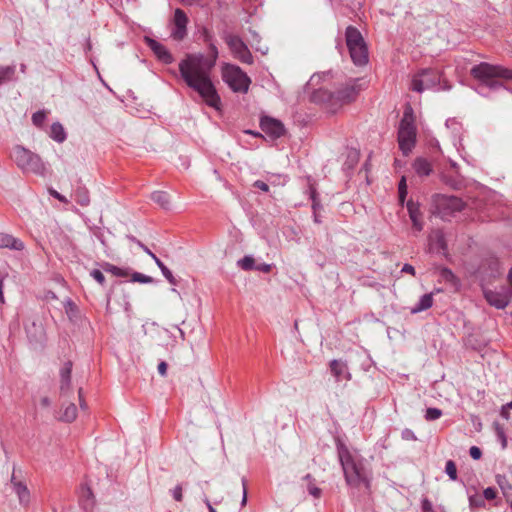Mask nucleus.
<instances>
[{
    "instance_id": "4d7b16f0",
    "label": "nucleus",
    "mask_w": 512,
    "mask_h": 512,
    "mask_svg": "<svg viewBox=\"0 0 512 512\" xmlns=\"http://www.w3.org/2000/svg\"><path fill=\"white\" fill-rule=\"evenodd\" d=\"M242 486H243V496L241 500V505L245 506L247 503V486H246V479L242 478Z\"/></svg>"
},
{
    "instance_id": "6ab92c4d",
    "label": "nucleus",
    "mask_w": 512,
    "mask_h": 512,
    "mask_svg": "<svg viewBox=\"0 0 512 512\" xmlns=\"http://www.w3.org/2000/svg\"><path fill=\"white\" fill-rule=\"evenodd\" d=\"M78 496L81 508L86 512H92L95 506V497L91 488L87 484H82Z\"/></svg>"
},
{
    "instance_id": "3c124183",
    "label": "nucleus",
    "mask_w": 512,
    "mask_h": 512,
    "mask_svg": "<svg viewBox=\"0 0 512 512\" xmlns=\"http://www.w3.org/2000/svg\"><path fill=\"white\" fill-rule=\"evenodd\" d=\"M469 454L474 460H478L482 456V451L479 447L472 446L469 450Z\"/></svg>"
},
{
    "instance_id": "052dcab7",
    "label": "nucleus",
    "mask_w": 512,
    "mask_h": 512,
    "mask_svg": "<svg viewBox=\"0 0 512 512\" xmlns=\"http://www.w3.org/2000/svg\"><path fill=\"white\" fill-rule=\"evenodd\" d=\"M78 395H79V404H80L81 409L86 410L87 404H86L85 400L83 399L82 388H80L78 390Z\"/></svg>"
},
{
    "instance_id": "423d86ee",
    "label": "nucleus",
    "mask_w": 512,
    "mask_h": 512,
    "mask_svg": "<svg viewBox=\"0 0 512 512\" xmlns=\"http://www.w3.org/2000/svg\"><path fill=\"white\" fill-rule=\"evenodd\" d=\"M416 143V127L411 108H407L399 123L398 144L404 156L409 155Z\"/></svg>"
},
{
    "instance_id": "de8ad7c7",
    "label": "nucleus",
    "mask_w": 512,
    "mask_h": 512,
    "mask_svg": "<svg viewBox=\"0 0 512 512\" xmlns=\"http://www.w3.org/2000/svg\"><path fill=\"white\" fill-rule=\"evenodd\" d=\"M497 492L494 488L488 487L483 491L484 500H493L496 498Z\"/></svg>"
},
{
    "instance_id": "9d476101",
    "label": "nucleus",
    "mask_w": 512,
    "mask_h": 512,
    "mask_svg": "<svg viewBox=\"0 0 512 512\" xmlns=\"http://www.w3.org/2000/svg\"><path fill=\"white\" fill-rule=\"evenodd\" d=\"M433 202L438 214L442 218H446L455 212H460L465 207L463 200L456 196L436 194L433 197Z\"/></svg>"
},
{
    "instance_id": "f03ea898",
    "label": "nucleus",
    "mask_w": 512,
    "mask_h": 512,
    "mask_svg": "<svg viewBox=\"0 0 512 512\" xmlns=\"http://www.w3.org/2000/svg\"><path fill=\"white\" fill-rule=\"evenodd\" d=\"M336 449L347 486L357 489L364 485L367 490H370L371 479L365 471L363 459L356 453L351 452L339 439L336 441Z\"/></svg>"
},
{
    "instance_id": "338daca9",
    "label": "nucleus",
    "mask_w": 512,
    "mask_h": 512,
    "mask_svg": "<svg viewBox=\"0 0 512 512\" xmlns=\"http://www.w3.org/2000/svg\"><path fill=\"white\" fill-rule=\"evenodd\" d=\"M0 301L4 302V296H3V278H0Z\"/></svg>"
},
{
    "instance_id": "20e7f679",
    "label": "nucleus",
    "mask_w": 512,
    "mask_h": 512,
    "mask_svg": "<svg viewBox=\"0 0 512 512\" xmlns=\"http://www.w3.org/2000/svg\"><path fill=\"white\" fill-rule=\"evenodd\" d=\"M470 73L479 81L475 90L482 96H488L489 91L503 88V80L512 79V70L486 62L473 66Z\"/></svg>"
},
{
    "instance_id": "7ed1b4c3",
    "label": "nucleus",
    "mask_w": 512,
    "mask_h": 512,
    "mask_svg": "<svg viewBox=\"0 0 512 512\" xmlns=\"http://www.w3.org/2000/svg\"><path fill=\"white\" fill-rule=\"evenodd\" d=\"M362 89L361 79H350L334 92L323 87L315 89L311 94V100L325 105L330 112L335 113L343 105L354 101Z\"/></svg>"
},
{
    "instance_id": "2f4dec72",
    "label": "nucleus",
    "mask_w": 512,
    "mask_h": 512,
    "mask_svg": "<svg viewBox=\"0 0 512 512\" xmlns=\"http://www.w3.org/2000/svg\"><path fill=\"white\" fill-rule=\"evenodd\" d=\"M75 201L85 207L90 203L89 193L85 187H79L75 191Z\"/></svg>"
},
{
    "instance_id": "a19ab883",
    "label": "nucleus",
    "mask_w": 512,
    "mask_h": 512,
    "mask_svg": "<svg viewBox=\"0 0 512 512\" xmlns=\"http://www.w3.org/2000/svg\"><path fill=\"white\" fill-rule=\"evenodd\" d=\"M46 120V112L44 110H39L32 115V123L36 127H42Z\"/></svg>"
},
{
    "instance_id": "39448f33",
    "label": "nucleus",
    "mask_w": 512,
    "mask_h": 512,
    "mask_svg": "<svg viewBox=\"0 0 512 512\" xmlns=\"http://www.w3.org/2000/svg\"><path fill=\"white\" fill-rule=\"evenodd\" d=\"M11 157L23 172L45 176L47 166L38 154L21 145H17L13 148Z\"/></svg>"
},
{
    "instance_id": "0eeeda50",
    "label": "nucleus",
    "mask_w": 512,
    "mask_h": 512,
    "mask_svg": "<svg viewBox=\"0 0 512 512\" xmlns=\"http://www.w3.org/2000/svg\"><path fill=\"white\" fill-rule=\"evenodd\" d=\"M345 39L353 63L357 66L366 65L369 59L368 49L359 30L353 26H348Z\"/></svg>"
},
{
    "instance_id": "37998d69",
    "label": "nucleus",
    "mask_w": 512,
    "mask_h": 512,
    "mask_svg": "<svg viewBox=\"0 0 512 512\" xmlns=\"http://www.w3.org/2000/svg\"><path fill=\"white\" fill-rule=\"evenodd\" d=\"M445 472L447 473L451 480L457 479V468L452 460H448L446 462Z\"/></svg>"
},
{
    "instance_id": "0e129e2a",
    "label": "nucleus",
    "mask_w": 512,
    "mask_h": 512,
    "mask_svg": "<svg viewBox=\"0 0 512 512\" xmlns=\"http://www.w3.org/2000/svg\"><path fill=\"white\" fill-rule=\"evenodd\" d=\"M500 415L504 419L508 420L509 419V411H508V409L505 408L504 406H502L501 411H500Z\"/></svg>"
},
{
    "instance_id": "7c9ffc66",
    "label": "nucleus",
    "mask_w": 512,
    "mask_h": 512,
    "mask_svg": "<svg viewBox=\"0 0 512 512\" xmlns=\"http://www.w3.org/2000/svg\"><path fill=\"white\" fill-rule=\"evenodd\" d=\"M77 417V407L74 403L68 404L64 410L62 415L60 416V420L63 422H73Z\"/></svg>"
},
{
    "instance_id": "58836bf2",
    "label": "nucleus",
    "mask_w": 512,
    "mask_h": 512,
    "mask_svg": "<svg viewBox=\"0 0 512 512\" xmlns=\"http://www.w3.org/2000/svg\"><path fill=\"white\" fill-rule=\"evenodd\" d=\"M442 410L439 408L431 407L427 408L425 412V419L427 421H434L439 419L442 416Z\"/></svg>"
},
{
    "instance_id": "864d4df0",
    "label": "nucleus",
    "mask_w": 512,
    "mask_h": 512,
    "mask_svg": "<svg viewBox=\"0 0 512 512\" xmlns=\"http://www.w3.org/2000/svg\"><path fill=\"white\" fill-rule=\"evenodd\" d=\"M253 186L255 188H258L260 190H262L263 192H268L269 191V186L267 183H265L264 181H261V180H256L254 183H253Z\"/></svg>"
},
{
    "instance_id": "bb28decb",
    "label": "nucleus",
    "mask_w": 512,
    "mask_h": 512,
    "mask_svg": "<svg viewBox=\"0 0 512 512\" xmlns=\"http://www.w3.org/2000/svg\"><path fill=\"white\" fill-rule=\"evenodd\" d=\"M432 305H433V294L432 293L424 294L420 297L417 304L411 308V313L416 314V313L425 311V310L429 309L430 307H432Z\"/></svg>"
},
{
    "instance_id": "e433bc0d",
    "label": "nucleus",
    "mask_w": 512,
    "mask_h": 512,
    "mask_svg": "<svg viewBox=\"0 0 512 512\" xmlns=\"http://www.w3.org/2000/svg\"><path fill=\"white\" fill-rule=\"evenodd\" d=\"M440 276L446 282H449L452 284H456V282H457V277L452 272V270L447 267H443L440 269Z\"/></svg>"
},
{
    "instance_id": "a211bd4d",
    "label": "nucleus",
    "mask_w": 512,
    "mask_h": 512,
    "mask_svg": "<svg viewBox=\"0 0 512 512\" xmlns=\"http://www.w3.org/2000/svg\"><path fill=\"white\" fill-rule=\"evenodd\" d=\"M148 47L153 51L155 56L159 61L164 64H171L174 61L173 55L169 52V50L157 40L146 37L145 39Z\"/></svg>"
},
{
    "instance_id": "b1692460",
    "label": "nucleus",
    "mask_w": 512,
    "mask_h": 512,
    "mask_svg": "<svg viewBox=\"0 0 512 512\" xmlns=\"http://www.w3.org/2000/svg\"><path fill=\"white\" fill-rule=\"evenodd\" d=\"M25 247L22 240L7 233H0V248L21 251Z\"/></svg>"
},
{
    "instance_id": "5fc2aeb1",
    "label": "nucleus",
    "mask_w": 512,
    "mask_h": 512,
    "mask_svg": "<svg viewBox=\"0 0 512 512\" xmlns=\"http://www.w3.org/2000/svg\"><path fill=\"white\" fill-rule=\"evenodd\" d=\"M308 492L310 495H312L315 498H319L321 496V489L314 485L308 486Z\"/></svg>"
},
{
    "instance_id": "393cba45",
    "label": "nucleus",
    "mask_w": 512,
    "mask_h": 512,
    "mask_svg": "<svg viewBox=\"0 0 512 512\" xmlns=\"http://www.w3.org/2000/svg\"><path fill=\"white\" fill-rule=\"evenodd\" d=\"M17 80L15 65H0V86Z\"/></svg>"
},
{
    "instance_id": "9b49d317",
    "label": "nucleus",
    "mask_w": 512,
    "mask_h": 512,
    "mask_svg": "<svg viewBox=\"0 0 512 512\" xmlns=\"http://www.w3.org/2000/svg\"><path fill=\"white\" fill-rule=\"evenodd\" d=\"M222 38L236 59L245 64L253 63L254 59L250 50L239 36L225 31L222 34Z\"/></svg>"
},
{
    "instance_id": "4be33fe9",
    "label": "nucleus",
    "mask_w": 512,
    "mask_h": 512,
    "mask_svg": "<svg viewBox=\"0 0 512 512\" xmlns=\"http://www.w3.org/2000/svg\"><path fill=\"white\" fill-rule=\"evenodd\" d=\"M410 220L412 221L413 228L420 232L423 229V222L421 220L422 213L418 203L409 200L406 204Z\"/></svg>"
},
{
    "instance_id": "1a4fd4ad",
    "label": "nucleus",
    "mask_w": 512,
    "mask_h": 512,
    "mask_svg": "<svg viewBox=\"0 0 512 512\" xmlns=\"http://www.w3.org/2000/svg\"><path fill=\"white\" fill-rule=\"evenodd\" d=\"M441 75L434 69H423L412 78L413 91L422 93L425 90L436 89L440 85Z\"/></svg>"
},
{
    "instance_id": "dca6fc26",
    "label": "nucleus",
    "mask_w": 512,
    "mask_h": 512,
    "mask_svg": "<svg viewBox=\"0 0 512 512\" xmlns=\"http://www.w3.org/2000/svg\"><path fill=\"white\" fill-rule=\"evenodd\" d=\"M260 127L272 139H278L285 133L283 123L275 118L264 116L260 120Z\"/></svg>"
},
{
    "instance_id": "09e8293b",
    "label": "nucleus",
    "mask_w": 512,
    "mask_h": 512,
    "mask_svg": "<svg viewBox=\"0 0 512 512\" xmlns=\"http://www.w3.org/2000/svg\"><path fill=\"white\" fill-rule=\"evenodd\" d=\"M331 75V72L328 71V72H323L321 74H314L311 78H310V83L311 84H314V83H317L320 79H323V80H326L327 78H329Z\"/></svg>"
},
{
    "instance_id": "f8f14e48",
    "label": "nucleus",
    "mask_w": 512,
    "mask_h": 512,
    "mask_svg": "<svg viewBox=\"0 0 512 512\" xmlns=\"http://www.w3.org/2000/svg\"><path fill=\"white\" fill-rule=\"evenodd\" d=\"M482 291L486 301L497 309H504L510 302L509 290L501 286L499 289L491 290L485 287L484 283H481Z\"/></svg>"
},
{
    "instance_id": "72a5a7b5",
    "label": "nucleus",
    "mask_w": 512,
    "mask_h": 512,
    "mask_svg": "<svg viewBox=\"0 0 512 512\" xmlns=\"http://www.w3.org/2000/svg\"><path fill=\"white\" fill-rule=\"evenodd\" d=\"M309 195H310V199L312 201V209L314 212H317V210L321 208V204H320V200H319L316 188L314 187V185L312 183H309Z\"/></svg>"
},
{
    "instance_id": "8fccbe9b",
    "label": "nucleus",
    "mask_w": 512,
    "mask_h": 512,
    "mask_svg": "<svg viewBox=\"0 0 512 512\" xmlns=\"http://www.w3.org/2000/svg\"><path fill=\"white\" fill-rule=\"evenodd\" d=\"M172 496L175 501H182L183 494H182V486L179 484L172 490Z\"/></svg>"
},
{
    "instance_id": "a18cd8bd",
    "label": "nucleus",
    "mask_w": 512,
    "mask_h": 512,
    "mask_svg": "<svg viewBox=\"0 0 512 512\" xmlns=\"http://www.w3.org/2000/svg\"><path fill=\"white\" fill-rule=\"evenodd\" d=\"M495 429H496L498 438L501 440L502 448H505L507 446V438L504 433V430L498 423H495Z\"/></svg>"
},
{
    "instance_id": "4468645a",
    "label": "nucleus",
    "mask_w": 512,
    "mask_h": 512,
    "mask_svg": "<svg viewBox=\"0 0 512 512\" xmlns=\"http://www.w3.org/2000/svg\"><path fill=\"white\" fill-rule=\"evenodd\" d=\"M502 273L500 261L496 257H488L484 259L479 267L481 282L496 278Z\"/></svg>"
},
{
    "instance_id": "c756f323",
    "label": "nucleus",
    "mask_w": 512,
    "mask_h": 512,
    "mask_svg": "<svg viewBox=\"0 0 512 512\" xmlns=\"http://www.w3.org/2000/svg\"><path fill=\"white\" fill-rule=\"evenodd\" d=\"M50 137L58 143H62L66 140V132L59 122H55L51 125Z\"/></svg>"
},
{
    "instance_id": "ea45409f",
    "label": "nucleus",
    "mask_w": 512,
    "mask_h": 512,
    "mask_svg": "<svg viewBox=\"0 0 512 512\" xmlns=\"http://www.w3.org/2000/svg\"><path fill=\"white\" fill-rule=\"evenodd\" d=\"M469 505L471 508H480L485 506L483 495L473 494L469 496Z\"/></svg>"
},
{
    "instance_id": "a878e982",
    "label": "nucleus",
    "mask_w": 512,
    "mask_h": 512,
    "mask_svg": "<svg viewBox=\"0 0 512 512\" xmlns=\"http://www.w3.org/2000/svg\"><path fill=\"white\" fill-rule=\"evenodd\" d=\"M413 168L419 176H428L432 172L431 163L422 157H418L414 160Z\"/></svg>"
},
{
    "instance_id": "79ce46f5",
    "label": "nucleus",
    "mask_w": 512,
    "mask_h": 512,
    "mask_svg": "<svg viewBox=\"0 0 512 512\" xmlns=\"http://www.w3.org/2000/svg\"><path fill=\"white\" fill-rule=\"evenodd\" d=\"M131 281L132 282H139V283H143V284H148V283H152L153 282V278L151 276L142 274L140 272H134L132 274Z\"/></svg>"
},
{
    "instance_id": "cd10ccee",
    "label": "nucleus",
    "mask_w": 512,
    "mask_h": 512,
    "mask_svg": "<svg viewBox=\"0 0 512 512\" xmlns=\"http://www.w3.org/2000/svg\"><path fill=\"white\" fill-rule=\"evenodd\" d=\"M151 200L165 210L171 208L170 196L165 191H154L151 194Z\"/></svg>"
},
{
    "instance_id": "5701e85b",
    "label": "nucleus",
    "mask_w": 512,
    "mask_h": 512,
    "mask_svg": "<svg viewBox=\"0 0 512 512\" xmlns=\"http://www.w3.org/2000/svg\"><path fill=\"white\" fill-rule=\"evenodd\" d=\"M72 362L67 361L60 369V391L62 394L67 393L71 388Z\"/></svg>"
},
{
    "instance_id": "6e6552de",
    "label": "nucleus",
    "mask_w": 512,
    "mask_h": 512,
    "mask_svg": "<svg viewBox=\"0 0 512 512\" xmlns=\"http://www.w3.org/2000/svg\"><path fill=\"white\" fill-rule=\"evenodd\" d=\"M222 78L228 87L236 93H247L251 84L249 76L238 66L224 64L222 66Z\"/></svg>"
},
{
    "instance_id": "13d9d810",
    "label": "nucleus",
    "mask_w": 512,
    "mask_h": 512,
    "mask_svg": "<svg viewBox=\"0 0 512 512\" xmlns=\"http://www.w3.org/2000/svg\"><path fill=\"white\" fill-rule=\"evenodd\" d=\"M401 272L408 273V274H411V275L414 276L415 275V268L412 265L406 263V264L403 265V267L401 269Z\"/></svg>"
},
{
    "instance_id": "49530a36",
    "label": "nucleus",
    "mask_w": 512,
    "mask_h": 512,
    "mask_svg": "<svg viewBox=\"0 0 512 512\" xmlns=\"http://www.w3.org/2000/svg\"><path fill=\"white\" fill-rule=\"evenodd\" d=\"M401 436H402V439L407 440V441L417 440L415 433L411 429H408V428H406L402 431Z\"/></svg>"
},
{
    "instance_id": "aec40b11",
    "label": "nucleus",
    "mask_w": 512,
    "mask_h": 512,
    "mask_svg": "<svg viewBox=\"0 0 512 512\" xmlns=\"http://www.w3.org/2000/svg\"><path fill=\"white\" fill-rule=\"evenodd\" d=\"M330 370L337 382H341L343 380L349 381L351 379V374L345 361L337 359L332 360L330 362Z\"/></svg>"
},
{
    "instance_id": "774afa93",
    "label": "nucleus",
    "mask_w": 512,
    "mask_h": 512,
    "mask_svg": "<svg viewBox=\"0 0 512 512\" xmlns=\"http://www.w3.org/2000/svg\"><path fill=\"white\" fill-rule=\"evenodd\" d=\"M456 124H457V122L454 119H448L446 121V126L447 127H450L451 125H456Z\"/></svg>"
},
{
    "instance_id": "ddd939ff",
    "label": "nucleus",
    "mask_w": 512,
    "mask_h": 512,
    "mask_svg": "<svg viewBox=\"0 0 512 512\" xmlns=\"http://www.w3.org/2000/svg\"><path fill=\"white\" fill-rule=\"evenodd\" d=\"M27 338L33 345L41 344L45 339V330L39 318L31 317L24 323Z\"/></svg>"
},
{
    "instance_id": "412c9836",
    "label": "nucleus",
    "mask_w": 512,
    "mask_h": 512,
    "mask_svg": "<svg viewBox=\"0 0 512 512\" xmlns=\"http://www.w3.org/2000/svg\"><path fill=\"white\" fill-rule=\"evenodd\" d=\"M137 245L154 260V264L159 267L166 280L170 284L176 285L177 282L175 277L173 276L172 272L164 265V263L141 241H137Z\"/></svg>"
},
{
    "instance_id": "603ef678",
    "label": "nucleus",
    "mask_w": 512,
    "mask_h": 512,
    "mask_svg": "<svg viewBox=\"0 0 512 512\" xmlns=\"http://www.w3.org/2000/svg\"><path fill=\"white\" fill-rule=\"evenodd\" d=\"M48 191L52 197L59 200L60 202H62V203L68 202L67 198L65 196H63L62 194H60L59 192H57L55 189L50 188Z\"/></svg>"
},
{
    "instance_id": "69168bd1",
    "label": "nucleus",
    "mask_w": 512,
    "mask_h": 512,
    "mask_svg": "<svg viewBox=\"0 0 512 512\" xmlns=\"http://www.w3.org/2000/svg\"><path fill=\"white\" fill-rule=\"evenodd\" d=\"M40 403L43 407H48L51 404V400L48 397H43L41 398Z\"/></svg>"
},
{
    "instance_id": "4c0bfd02",
    "label": "nucleus",
    "mask_w": 512,
    "mask_h": 512,
    "mask_svg": "<svg viewBox=\"0 0 512 512\" xmlns=\"http://www.w3.org/2000/svg\"><path fill=\"white\" fill-rule=\"evenodd\" d=\"M407 183H406V177L402 176L399 184H398V194H399V201L401 204L404 203L406 196H407Z\"/></svg>"
},
{
    "instance_id": "2eb2a0df",
    "label": "nucleus",
    "mask_w": 512,
    "mask_h": 512,
    "mask_svg": "<svg viewBox=\"0 0 512 512\" xmlns=\"http://www.w3.org/2000/svg\"><path fill=\"white\" fill-rule=\"evenodd\" d=\"M10 485L12 491L17 495L19 504L23 507H27L31 499L30 491L23 481L17 479L15 467L11 475Z\"/></svg>"
},
{
    "instance_id": "c85d7f7f",
    "label": "nucleus",
    "mask_w": 512,
    "mask_h": 512,
    "mask_svg": "<svg viewBox=\"0 0 512 512\" xmlns=\"http://www.w3.org/2000/svg\"><path fill=\"white\" fill-rule=\"evenodd\" d=\"M496 483L506 498L512 496V484L507 475L497 474Z\"/></svg>"
},
{
    "instance_id": "f3484780",
    "label": "nucleus",
    "mask_w": 512,
    "mask_h": 512,
    "mask_svg": "<svg viewBox=\"0 0 512 512\" xmlns=\"http://www.w3.org/2000/svg\"><path fill=\"white\" fill-rule=\"evenodd\" d=\"M187 23L188 18L185 14V12L177 8L174 12V25L175 28L173 29L171 35L175 40H182L187 34Z\"/></svg>"
},
{
    "instance_id": "e2e57ef3",
    "label": "nucleus",
    "mask_w": 512,
    "mask_h": 512,
    "mask_svg": "<svg viewBox=\"0 0 512 512\" xmlns=\"http://www.w3.org/2000/svg\"><path fill=\"white\" fill-rule=\"evenodd\" d=\"M422 508L424 511H431L432 505L427 499H425L422 503Z\"/></svg>"
},
{
    "instance_id": "680f3d73",
    "label": "nucleus",
    "mask_w": 512,
    "mask_h": 512,
    "mask_svg": "<svg viewBox=\"0 0 512 512\" xmlns=\"http://www.w3.org/2000/svg\"><path fill=\"white\" fill-rule=\"evenodd\" d=\"M202 499H203V502L205 503V505L207 506L209 512H217L205 494H203Z\"/></svg>"
},
{
    "instance_id": "c03bdc74",
    "label": "nucleus",
    "mask_w": 512,
    "mask_h": 512,
    "mask_svg": "<svg viewBox=\"0 0 512 512\" xmlns=\"http://www.w3.org/2000/svg\"><path fill=\"white\" fill-rule=\"evenodd\" d=\"M90 276L95 280L97 281L100 285H104L105 284V276L104 274L98 270V269H93L91 272H90Z\"/></svg>"
},
{
    "instance_id": "bf43d9fd",
    "label": "nucleus",
    "mask_w": 512,
    "mask_h": 512,
    "mask_svg": "<svg viewBox=\"0 0 512 512\" xmlns=\"http://www.w3.org/2000/svg\"><path fill=\"white\" fill-rule=\"evenodd\" d=\"M158 372L160 375L162 376H165L166 375V371H167V363L164 362V361H161L159 364H158Z\"/></svg>"
},
{
    "instance_id": "6e6d98bb",
    "label": "nucleus",
    "mask_w": 512,
    "mask_h": 512,
    "mask_svg": "<svg viewBox=\"0 0 512 512\" xmlns=\"http://www.w3.org/2000/svg\"><path fill=\"white\" fill-rule=\"evenodd\" d=\"M254 269L257 271L264 272V273H269L272 269V266H271V264L262 263V264L255 266Z\"/></svg>"
},
{
    "instance_id": "f257e3e1",
    "label": "nucleus",
    "mask_w": 512,
    "mask_h": 512,
    "mask_svg": "<svg viewBox=\"0 0 512 512\" xmlns=\"http://www.w3.org/2000/svg\"><path fill=\"white\" fill-rule=\"evenodd\" d=\"M204 38L208 43L209 56L201 53L187 54L179 62V72L189 88L197 92L209 107L219 110L221 98L210 76L218 58V49L212 41V35L206 30Z\"/></svg>"
},
{
    "instance_id": "c9c22d12",
    "label": "nucleus",
    "mask_w": 512,
    "mask_h": 512,
    "mask_svg": "<svg viewBox=\"0 0 512 512\" xmlns=\"http://www.w3.org/2000/svg\"><path fill=\"white\" fill-rule=\"evenodd\" d=\"M238 266L245 271L252 270L255 268V260L252 256H244L238 260Z\"/></svg>"
},
{
    "instance_id": "f704fd0d",
    "label": "nucleus",
    "mask_w": 512,
    "mask_h": 512,
    "mask_svg": "<svg viewBox=\"0 0 512 512\" xmlns=\"http://www.w3.org/2000/svg\"><path fill=\"white\" fill-rule=\"evenodd\" d=\"M103 269L108 272V273H111L112 275L116 276V277H125L127 276V272L124 271L122 268H119L113 264H110V263H105L103 265Z\"/></svg>"
},
{
    "instance_id": "473e14b6",
    "label": "nucleus",
    "mask_w": 512,
    "mask_h": 512,
    "mask_svg": "<svg viewBox=\"0 0 512 512\" xmlns=\"http://www.w3.org/2000/svg\"><path fill=\"white\" fill-rule=\"evenodd\" d=\"M64 308L70 320H73L77 317L79 310L77 305L71 299H67L65 301Z\"/></svg>"
}]
</instances>
